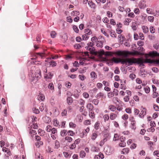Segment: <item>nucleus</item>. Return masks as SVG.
I'll list each match as a JSON object with an SVG mask.
<instances>
[{
    "mask_svg": "<svg viewBox=\"0 0 159 159\" xmlns=\"http://www.w3.org/2000/svg\"><path fill=\"white\" fill-rule=\"evenodd\" d=\"M143 62L141 60L140 58H127L126 59H123V61L122 62V64H125L126 65L131 66L133 64L136 63L137 64H141L142 65V63Z\"/></svg>",
    "mask_w": 159,
    "mask_h": 159,
    "instance_id": "1",
    "label": "nucleus"
},
{
    "mask_svg": "<svg viewBox=\"0 0 159 159\" xmlns=\"http://www.w3.org/2000/svg\"><path fill=\"white\" fill-rule=\"evenodd\" d=\"M139 53L138 51H135L134 52H129L126 51H119L117 52V54L119 56H121L124 57H127L129 54L135 55L139 54Z\"/></svg>",
    "mask_w": 159,
    "mask_h": 159,
    "instance_id": "2",
    "label": "nucleus"
},
{
    "mask_svg": "<svg viewBox=\"0 0 159 159\" xmlns=\"http://www.w3.org/2000/svg\"><path fill=\"white\" fill-rule=\"evenodd\" d=\"M157 56L159 57V53L156 51H154L150 52L148 54H146L145 55V57L146 58L149 57H153ZM157 62L159 63V60H157Z\"/></svg>",
    "mask_w": 159,
    "mask_h": 159,
    "instance_id": "3",
    "label": "nucleus"
},
{
    "mask_svg": "<svg viewBox=\"0 0 159 159\" xmlns=\"http://www.w3.org/2000/svg\"><path fill=\"white\" fill-rule=\"evenodd\" d=\"M104 137V139L102 140L100 143L99 144L101 146H102L104 144V143L109 139V135L107 134H105Z\"/></svg>",
    "mask_w": 159,
    "mask_h": 159,
    "instance_id": "4",
    "label": "nucleus"
},
{
    "mask_svg": "<svg viewBox=\"0 0 159 159\" xmlns=\"http://www.w3.org/2000/svg\"><path fill=\"white\" fill-rule=\"evenodd\" d=\"M33 77L34 79H40L41 77V75L40 70H37L33 75Z\"/></svg>",
    "mask_w": 159,
    "mask_h": 159,
    "instance_id": "5",
    "label": "nucleus"
},
{
    "mask_svg": "<svg viewBox=\"0 0 159 159\" xmlns=\"http://www.w3.org/2000/svg\"><path fill=\"white\" fill-rule=\"evenodd\" d=\"M141 60L143 61V62L142 63V65H141V64H140V66L141 67H143V66H144V65L143 64V63H152L153 62V61L152 60H151L150 59L146 58V59H141Z\"/></svg>",
    "mask_w": 159,
    "mask_h": 159,
    "instance_id": "6",
    "label": "nucleus"
},
{
    "mask_svg": "<svg viewBox=\"0 0 159 159\" xmlns=\"http://www.w3.org/2000/svg\"><path fill=\"white\" fill-rule=\"evenodd\" d=\"M99 53L101 55H105L106 56H111L112 55V54L111 52H105L102 50L100 51Z\"/></svg>",
    "mask_w": 159,
    "mask_h": 159,
    "instance_id": "7",
    "label": "nucleus"
},
{
    "mask_svg": "<svg viewBox=\"0 0 159 159\" xmlns=\"http://www.w3.org/2000/svg\"><path fill=\"white\" fill-rule=\"evenodd\" d=\"M53 76V74L49 72L44 76V78L46 79V81H50Z\"/></svg>",
    "mask_w": 159,
    "mask_h": 159,
    "instance_id": "8",
    "label": "nucleus"
},
{
    "mask_svg": "<svg viewBox=\"0 0 159 159\" xmlns=\"http://www.w3.org/2000/svg\"><path fill=\"white\" fill-rule=\"evenodd\" d=\"M112 60L115 63H121V64H122V62L123 61V59H121L119 58H116L115 57H113L112 59Z\"/></svg>",
    "mask_w": 159,
    "mask_h": 159,
    "instance_id": "9",
    "label": "nucleus"
},
{
    "mask_svg": "<svg viewBox=\"0 0 159 159\" xmlns=\"http://www.w3.org/2000/svg\"><path fill=\"white\" fill-rule=\"evenodd\" d=\"M91 78L92 79V80L93 81L97 77V76L96 73L94 71H92L90 73Z\"/></svg>",
    "mask_w": 159,
    "mask_h": 159,
    "instance_id": "10",
    "label": "nucleus"
},
{
    "mask_svg": "<svg viewBox=\"0 0 159 159\" xmlns=\"http://www.w3.org/2000/svg\"><path fill=\"white\" fill-rule=\"evenodd\" d=\"M146 109L145 108H143V110L141 111L139 115V116L140 118H143L144 115L146 114Z\"/></svg>",
    "mask_w": 159,
    "mask_h": 159,
    "instance_id": "11",
    "label": "nucleus"
},
{
    "mask_svg": "<svg viewBox=\"0 0 159 159\" xmlns=\"http://www.w3.org/2000/svg\"><path fill=\"white\" fill-rule=\"evenodd\" d=\"M140 72L141 76L143 77H145L147 75V72L144 69H141Z\"/></svg>",
    "mask_w": 159,
    "mask_h": 159,
    "instance_id": "12",
    "label": "nucleus"
},
{
    "mask_svg": "<svg viewBox=\"0 0 159 159\" xmlns=\"http://www.w3.org/2000/svg\"><path fill=\"white\" fill-rule=\"evenodd\" d=\"M86 107L88 109H89V111H92L93 109V105L90 103L87 104L86 106Z\"/></svg>",
    "mask_w": 159,
    "mask_h": 159,
    "instance_id": "13",
    "label": "nucleus"
},
{
    "mask_svg": "<svg viewBox=\"0 0 159 159\" xmlns=\"http://www.w3.org/2000/svg\"><path fill=\"white\" fill-rule=\"evenodd\" d=\"M104 150L107 154L110 155L112 153V151L111 150V148L109 147H107L105 148Z\"/></svg>",
    "mask_w": 159,
    "mask_h": 159,
    "instance_id": "14",
    "label": "nucleus"
},
{
    "mask_svg": "<svg viewBox=\"0 0 159 159\" xmlns=\"http://www.w3.org/2000/svg\"><path fill=\"white\" fill-rule=\"evenodd\" d=\"M84 33L85 34L87 35H90L92 34V32L91 30L89 29H85L84 30Z\"/></svg>",
    "mask_w": 159,
    "mask_h": 159,
    "instance_id": "15",
    "label": "nucleus"
},
{
    "mask_svg": "<svg viewBox=\"0 0 159 159\" xmlns=\"http://www.w3.org/2000/svg\"><path fill=\"white\" fill-rule=\"evenodd\" d=\"M96 97V98H103L104 97L105 98V96L104 95V93H103L101 92H99V93H98L97 94Z\"/></svg>",
    "mask_w": 159,
    "mask_h": 159,
    "instance_id": "16",
    "label": "nucleus"
},
{
    "mask_svg": "<svg viewBox=\"0 0 159 159\" xmlns=\"http://www.w3.org/2000/svg\"><path fill=\"white\" fill-rule=\"evenodd\" d=\"M88 4L89 6L91 8H95V4L93 3L91 1H89L88 2Z\"/></svg>",
    "mask_w": 159,
    "mask_h": 159,
    "instance_id": "17",
    "label": "nucleus"
},
{
    "mask_svg": "<svg viewBox=\"0 0 159 159\" xmlns=\"http://www.w3.org/2000/svg\"><path fill=\"white\" fill-rule=\"evenodd\" d=\"M48 88L52 90V92L54 91V87L53 84L52 83H50L49 84L48 86Z\"/></svg>",
    "mask_w": 159,
    "mask_h": 159,
    "instance_id": "18",
    "label": "nucleus"
},
{
    "mask_svg": "<svg viewBox=\"0 0 159 159\" xmlns=\"http://www.w3.org/2000/svg\"><path fill=\"white\" fill-rule=\"evenodd\" d=\"M129 148H123L121 151V153L122 154H127L129 152Z\"/></svg>",
    "mask_w": 159,
    "mask_h": 159,
    "instance_id": "19",
    "label": "nucleus"
},
{
    "mask_svg": "<svg viewBox=\"0 0 159 159\" xmlns=\"http://www.w3.org/2000/svg\"><path fill=\"white\" fill-rule=\"evenodd\" d=\"M67 133L68 132L66 130L63 129L61 131L60 134L61 136L64 137L67 134Z\"/></svg>",
    "mask_w": 159,
    "mask_h": 159,
    "instance_id": "20",
    "label": "nucleus"
},
{
    "mask_svg": "<svg viewBox=\"0 0 159 159\" xmlns=\"http://www.w3.org/2000/svg\"><path fill=\"white\" fill-rule=\"evenodd\" d=\"M85 48L88 50L91 53H93L94 52L95 48L94 47H91L89 48L88 47H86Z\"/></svg>",
    "mask_w": 159,
    "mask_h": 159,
    "instance_id": "21",
    "label": "nucleus"
},
{
    "mask_svg": "<svg viewBox=\"0 0 159 159\" xmlns=\"http://www.w3.org/2000/svg\"><path fill=\"white\" fill-rule=\"evenodd\" d=\"M96 43V46L97 47H99L101 48H102V47L103 43L101 41L98 40Z\"/></svg>",
    "mask_w": 159,
    "mask_h": 159,
    "instance_id": "22",
    "label": "nucleus"
},
{
    "mask_svg": "<svg viewBox=\"0 0 159 159\" xmlns=\"http://www.w3.org/2000/svg\"><path fill=\"white\" fill-rule=\"evenodd\" d=\"M118 38L119 39V40H120V42H123L125 39V37L122 34L119 35L118 36Z\"/></svg>",
    "mask_w": 159,
    "mask_h": 159,
    "instance_id": "23",
    "label": "nucleus"
},
{
    "mask_svg": "<svg viewBox=\"0 0 159 159\" xmlns=\"http://www.w3.org/2000/svg\"><path fill=\"white\" fill-rule=\"evenodd\" d=\"M142 29L143 30V32L144 33H147L148 32V27L145 26H142Z\"/></svg>",
    "mask_w": 159,
    "mask_h": 159,
    "instance_id": "24",
    "label": "nucleus"
},
{
    "mask_svg": "<svg viewBox=\"0 0 159 159\" xmlns=\"http://www.w3.org/2000/svg\"><path fill=\"white\" fill-rule=\"evenodd\" d=\"M67 102L69 105H71L73 102L72 98L71 97H68L67 99Z\"/></svg>",
    "mask_w": 159,
    "mask_h": 159,
    "instance_id": "25",
    "label": "nucleus"
},
{
    "mask_svg": "<svg viewBox=\"0 0 159 159\" xmlns=\"http://www.w3.org/2000/svg\"><path fill=\"white\" fill-rule=\"evenodd\" d=\"M100 124V123L98 121L96 122L94 125V128L96 130H97L99 129Z\"/></svg>",
    "mask_w": 159,
    "mask_h": 159,
    "instance_id": "26",
    "label": "nucleus"
},
{
    "mask_svg": "<svg viewBox=\"0 0 159 159\" xmlns=\"http://www.w3.org/2000/svg\"><path fill=\"white\" fill-rule=\"evenodd\" d=\"M109 108L111 111H114L116 110V107L114 105H110L109 106Z\"/></svg>",
    "mask_w": 159,
    "mask_h": 159,
    "instance_id": "27",
    "label": "nucleus"
},
{
    "mask_svg": "<svg viewBox=\"0 0 159 159\" xmlns=\"http://www.w3.org/2000/svg\"><path fill=\"white\" fill-rule=\"evenodd\" d=\"M103 118L104 120V121L106 122L107 120H109V116L108 114H105L103 116Z\"/></svg>",
    "mask_w": 159,
    "mask_h": 159,
    "instance_id": "28",
    "label": "nucleus"
},
{
    "mask_svg": "<svg viewBox=\"0 0 159 159\" xmlns=\"http://www.w3.org/2000/svg\"><path fill=\"white\" fill-rule=\"evenodd\" d=\"M116 115L115 114L111 113L110 115V118L111 120H114L116 117Z\"/></svg>",
    "mask_w": 159,
    "mask_h": 159,
    "instance_id": "29",
    "label": "nucleus"
},
{
    "mask_svg": "<svg viewBox=\"0 0 159 159\" xmlns=\"http://www.w3.org/2000/svg\"><path fill=\"white\" fill-rule=\"evenodd\" d=\"M99 149L98 147L95 146H93L92 148V151L93 152H98L99 151Z\"/></svg>",
    "mask_w": 159,
    "mask_h": 159,
    "instance_id": "30",
    "label": "nucleus"
},
{
    "mask_svg": "<svg viewBox=\"0 0 159 159\" xmlns=\"http://www.w3.org/2000/svg\"><path fill=\"white\" fill-rule=\"evenodd\" d=\"M49 64L52 66H55L57 65L56 62L54 61H52L49 62Z\"/></svg>",
    "mask_w": 159,
    "mask_h": 159,
    "instance_id": "31",
    "label": "nucleus"
},
{
    "mask_svg": "<svg viewBox=\"0 0 159 159\" xmlns=\"http://www.w3.org/2000/svg\"><path fill=\"white\" fill-rule=\"evenodd\" d=\"M55 146L54 148L56 149H57L60 147V143L57 140L55 141Z\"/></svg>",
    "mask_w": 159,
    "mask_h": 159,
    "instance_id": "32",
    "label": "nucleus"
},
{
    "mask_svg": "<svg viewBox=\"0 0 159 159\" xmlns=\"http://www.w3.org/2000/svg\"><path fill=\"white\" fill-rule=\"evenodd\" d=\"M97 135L96 133H93L91 135V139L93 140H94L96 138Z\"/></svg>",
    "mask_w": 159,
    "mask_h": 159,
    "instance_id": "33",
    "label": "nucleus"
},
{
    "mask_svg": "<svg viewBox=\"0 0 159 159\" xmlns=\"http://www.w3.org/2000/svg\"><path fill=\"white\" fill-rule=\"evenodd\" d=\"M131 21V19L129 18L125 19V20L124 22V24L125 25H128L129 24V23Z\"/></svg>",
    "mask_w": 159,
    "mask_h": 159,
    "instance_id": "34",
    "label": "nucleus"
},
{
    "mask_svg": "<svg viewBox=\"0 0 159 159\" xmlns=\"http://www.w3.org/2000/svg\"><path fill=\"white\" fill-rule=\"evenodd\" d=\"M65 139L69 142H71L72 140V139L71 137L68 136L66 137Z\"/></svg>",
    "mask_w": 159,
    "mask_h": 159,
    "instance_id": "35",
    "label": "nucleus"
},
{
    "mask_svg": "<svg viewBox=\"0 0 159 159\" xmlns=\"http://www.w3.org/2000/svg\"><path fill=\"white\" fill-rule=\"evenodd\" d=\"M89 115L92 118H95V115L94 113L93 112V111H89Z\"/></svg>",
    "mask_w": 159,
    "mask_h": 159,
    "instance_id": "36",
    "label": "nucleus"
},
{
    "mask_svg": "<svg viewBox=\"0 0 159 159\" xmlns=\"http://www.w3.org/2000/svg\"><path fill=\"white\" fill-rule=\"evenodd\" d=\"M129 120L131 122V124L133 125H134L135 124V121L134 120V118L133 117H130L129 118Z\"/></svg>",
    "mask_w": 159,
    "mask_h": 159,
    "instance_id": "37",
    "label": "nucleus"
},
{
    "mask_svg": "<svg viewBox=\"0 0 159 159\" xmlns=\"http://www.w3.org/2000/svg\"><path fill=\"white\" fill-rule=\"evenodd\" d=\"M87 47H88L89 48H90L93 47L94 45V43L92 42H90L89 43L87 44Z\"/></svg>",
    "mask_w": 159,
    "mask_h": 159,
    "instance_id": "38",
    "label": "nucleus"
},
{
    "mask_svg": "<svg viewBox=\"0 0 159 159\" xmlns=\"http://www.w3.org/2000/svg\"><path fill=\"white\" fill-rule=\"evenodd\" d=\"M148 20L152 22L154 21V17L153 16H148Z\"/></svg>",
    "mask_w": 159,
    "mask_h": 159,
    "instance_id": "39",
    "label": "nucleus"
},
{
    "mask_svg": "<svg viewBox=\"0 0 159 159\" xmlns=\"http://www.w3.org/2000/svg\"><path fill=\"white\" fill-rule=\"evenodd\" d=\"M91 41L93 43L96 42L98 41L97 38L96 36H94L91 38Z\"/></svg>",
    "mask_w": 159,
    "mask_h": 159,
    "instance_id": "40",
    "label": "nucleus"
},
{
    "mask_svg": "<svg viewBox=\"0 0 159 159\" xmlns=\"http://www.w3.org/2000/svg\"><path fill=\"white\" fill-rule=\"evenodd\" d=\"M110 35L112 37H116V34L114 31L111 30L110 31Z\"/></svg>",
    "mask_w": 159,
    "mask_h": 159,
    "instance_id": "41",
    "label": "nucleus"
},
{
    "mask_svg": "<svg viewBox=\"0 0 159 159\" xmlns=\"http://www.w3.org/2000/svg\"><path fill=\"white\" fill-rule=\"evenodd\" d=\"M43 144V142L40 140L35 143L36 146L38 147H39L40 145H42Z\"/></svg>",
    "mask_w": 159,
    "mask_h": 159,
    "instance_id": "42",
    "label": "nucleus"
},
{
    "mask_svg": "<svg viewBox=\"0 0 159 159\" xmlns=\"http://www.w3.org/2000/svg\"><path fill=\"white\" fill-rule=\"evenodd\" d=\"M80 156L82 158L84 157L85 156V153L83 151H81L80 152Z\"/></svg>",
    "mask_w": 159,
    "mask_h": 159,
    "instance_id": "43",
    "label": "nucleus"
},
{
    "mask_svg": "<svg viewBox=\"0 0 159 159\" xmlns=\"http://www.w3.org/2000/svg\"><path fill=\"white\" fill-rule=\"evenodd\" d=\"M52 133V134H57V130L55 128H52L51 130Z\"/></svg>",
    "mask_w": 159,
    "mask_h": 159,
    "instance_id": "44",
    "label": "nucleus"
},
{
    "mask_svg": "<svg viewBox=\"0 0 159 159\" xmlns=\"http://www.w3.org/2000/svg\"><path fill=\"white\" fill-rule=\"evenodd\" d=\"M52 128L50 125H48L46 128V131L48 132H50L51 131Z\"/></svg>",
    "mask_w": 159,
    "mask_h": 159,
    "instance_id": "45",
    "label": "nucleus"
},
{
    "mask_svg": "<svg viewBox=\"0 0 159 159\" xmlns=\"http://www.w3.org/2000/svg\"><path fill=\"white\" fill-rule=\"evenodd\" d=\"M82 39L83 40H86L88 39L89 37L87 36L86 34L83 35L82 36Z\"/></svg>",
    "mask_w": 159,
    "mask_h": 159,
    "instance_id": "46",
    "label": "nucleus"
},
{
    "mask_svg": "<svg viewBox=\"0 0 159 159\" xmlns=\"http://www.w3.org/2000/svg\"><path fill=\"white\" fill-rule=\"evenodd\" d=\"M33 111L34 113L36 114H38L39 112V110L38 109H36L35 108H33Z\"/></svg>",
    "mask_w": 159,
    "mask_h": 159,
    "instance_id": "47",
    "label": "nucleus"
},
{
    "mask_svg": "<svg viewBox=\"0 0 159 159\" xmlns=\"http://www.w3.org/2000/svg\"><path fill=\"white\" fill-rule=\"evenodd\" d=\"M2 151H3V152H7V151H8V152H7V153L9 155H10V154H11V152H10V151H9L8 150V149L7 148H6L5 147H3V148H2Z\"/></svg>",
    "mask_w": 159,
    "mask_h": 159,
    "instance_id": "48",
    "label": "nucleus"
},
{
    "mask_svg": "<svg viewBox=\"0 0 159 159\" xmlns=\"http://www.w3.org/2000/svg\"><path fill=\"white\" fill-rule=\"evenodd\" d=\"M153 108L155 111H159V107L156 104L153 105Z\"/></svg>",
    "mask_w": 159,
    "mask_h": 159,
    "instance_id": "49",
    "label": "nucleus"
},
{
    "mask_svg": "<svg viewBox=\"0 0 159 159\" xmlns=\"http://www.w3.org/2000/svg\"><path fill=\"white\" fill-rule=\"evenodd\" d=\"M143 42L141 40L137 42V44L139 47H142L143 45Z\"/></svg>",
    "mask_w": 159,
    "mask_h": 159,
    "instance_id": "50",
    "label": "nucleus"
},
{
    "mask_svg": "<svg viewBox=\"0 0 159 159\" xmlns=\"http://www.w3.org/2000/svg\"><path fill=\"white\" fill-rule=\"evenodd\" d=\"M144 90L145 91V92L147 93H148L150 91V89L148 86L145 87L144 89Z\"/></svg>",
    "mask_w": 159,
    "mask_h": 159,
    "instance_id": "51",
    "label": "nucleus"
},
{
    "mask_svg": "<svg viewBox=\"0 0 159 159\" xmlns=\"http://www.w3.org/2000/svg\"><path fill=\"white\" fill-rule=\"evenodd\" d=\"M73 29L74 30V31L76 33H78L79 31V29H78V28H77V27L76 26V25H74L73 26Z\"/></svg>",
    "mask_w": 159,
    "mask_h": 159,
    "instance_id": "52",
    "label": "nucleus"
},
{
    "mask_svg": "<svg viewBox=\"0 0 159 159\" xmlns=\"http://www.w3.org/2000/svg\"><path fill=\"white\" fill-rule=\"evenodd\" d=\"M92 103L95 105H97L99 103V100L97 99H93L92 101Z\"/></svg>",
    "mask_w": 159,
    "mask_h": 159,
    "instance_id": "53",
    "label": "nucleus"
},
{
    "mask_svg": "<svg viewBox=\"0 0 159 159\" xmlns=\"http://www.w3.org/2000/svg\"><path fill=\"white\" fill-rule=\"evenodd\" d=\"M76 126V124L73 122H70L69 123V127L73 128H75Z\"/></svg>",
    "mask_w": 159,
    "mask_h": 159,
    "instance_id": "54",
    "label": "nucleus"
},
{
    "mask_svg": "<svg viewBox=\"0 0 159 159\" xmlns=\"http://www.w3.org/2000/svg\"><path fill=\"white\" fill-rule=\"evenodd\" d=\"M62 116H66L67 115V111L66 109H64L61 113Z\"/></svg>",
    "mask_w": 159,
    "mask_h": 159,
    "instance_id": "55",
    "label": "nucleus"
},
{
    "mask_svg": "<svg viewBox=\"0 0 159 159\" xmlns=\"http://www.w3.org/2000/svg\"><path fill=\"white\" fill-rule=\"evenodd\" d=\"M69 135L73 136L75 134V132L72 130H69L68 132Z\"/></svg>",
    "mask_w": 159,
    "mask_h": 159,
    "instance_id": "56",
    "label": "nucleus"
},
{
    "mask_svg": "<svg viewBox=\"0 0 159 159\" xmlns=\"http://www.w3.org/2000/svg\"><path fill=\"white\" fill-rule=\"evenodd\" d=\"M71 14L73 15V16H74V15H76V16L79 15V11H73L71 13Z\"/></svg>",
    "mask_w": 159,
    "mask_h": 159,
    "instance_id": "57",
    "label": "nucleus"
},
{
    "mask_svg": "<svg viewBox=\"0 0 159 159\" xmlns=\"http://www.w3.org/2000/svg\"><path fill=\"white\" fill-rule=\"evenodd\" d=\"M139 110L136 108H135L134 109V113L135 115H137L139 114Z\"/></svg>",
    "mask_w": 159,
    "mask_h": 159,
    "instance_id": "58",
    "label": "nucleus"
},
{
    "mask_svg": "<svg viewBox=\"0 0 159 159\" xmlns=\"http://www.w3.org/2000/svg\"><path fill=\"white\" fill-rule=\"evenodd\" d=\"M79 104L81 106H83L85 103V101L82 99H80L79 101Z\"/></svg>",
    "mask_w": 159,
    "mask_h": 159,
    "instance_id": "59",
    "label": "nucleus"
},
{
    "mask_svg": "<svg viewBox=\"0 0 159 159\" xmlns=\"http://www.w3.org/2000/svg\"><path fill=\"white\" fill-rule=\"evenodd\" d=\"M56 34V33L54 31H52L50 34L51 37L53 38L55 37Z\"/></svg>",
    "mask_w": 159,
    "mask_h": 159,
    "instance_id": "60",
    "label": "nucleus"
},
{
    "mask_svg": "<svg viewBox=\"0 0 159 159\" xmlns=\"http://www.w3.org/2000/svg\"><path fill=\"white\" fill-rule=\"evenodd\" d=\"M65 121H62L61 122V124L59 125V126L61 127V128H64L65 127V125L66 124Z\"/></svg>",
    "mask_w": 159,
    "mask_h": 159,
    "instance_id": "61",
    "label": "nucleus"
},
{
    "mask_svg": "<svg viewBox=\"0 0 159 159\" xmlns=\"http://www.w3.org/2000/svg\"><path fill=\"white\" fill-rule=\"evenodd\" d=\"M79 76V79H80V80L82 81L84 80L86 78L85 76H84V75H80Z\"/></svg>",
    "mask_w": 159,
    "mask_h": 159,
    "instance_id": "62",
    "label": "nucleus"
},
{
    "mask_svg": "<svg viewBox=\"0 0 159 159\" xmlns=\"http://www.w3.org/2000/svg\"><path fill=\"white\" fill-rule=\"evenodd\" d=\"M125 111L126 113L130 114L131 112V109L130 108H127L125 109Z\"/></svg>",
    "mask_w": 159,
    "mask_h": 159,
    "instance_id": "63",
    "label": "nucleus"
},
{
    "mask_svg": "<svg viewBox=\"0 0 159 159\" xmlns=\"http://www.w3.org/2000/svg\"><path fill=\"white\" fill-rule=\"evenodd\" d=\"M153 154L154 155H156L158 157H159V152L158 151H155Z\"/></svg>",
    "mask_w": 159,
    "mask_h": 159,
    "instance_id": "64",
    "label": "nucleus"
}]
</instances>
